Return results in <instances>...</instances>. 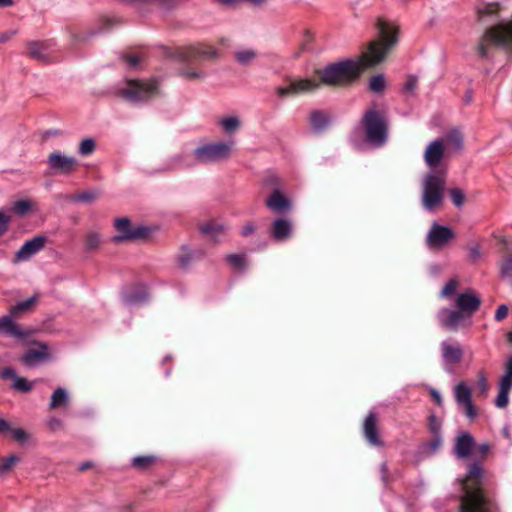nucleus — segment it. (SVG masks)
<instances>
[{"label": "nucleus", "mask_w": 512, "mask_h": 512, "mask_svg": "<svg viewBox=\"0 0 512 512\" xmlns=\"http://www.w3.org/2000/svg\"><path fill=\"white\" fill-rule=\"evenodd\" d=\"M500 381L509 383L512 385V356L509 357L505 364V373L501 377Z\"/></svg>", "instance_id": "864d4df0"}, {"label": "nucleus", "mask_w": 512, "mask_h": 512, "mask_svg": "<svg viewBox=\"0 0 512 512\" xmlns=\"http://www.w3.org/2000/svg\"><path fill=\"white\" fill-rule=\"evenodd\" d=\"M52 40L34 41L29 43V54L32 58L39 61L47 62L50 60V55L54 47Z\"/></svg>", "instance_id": "6ab92c4d"}, {"label": "nucleus", "mask_w": 512, "mask_h": 512, "mask_svg": "<svg viewBox=\"0 0 512 512\" xmlns=\"http://www.w3.org/2000/svg\"><path fill=\"white\" fill-rule=\"evenodd\" d=\"M417 85V79L415 77H411L407 80L404 85V89L406 92L413 93Z\"/></svg>", "instance_id": "69168bd1"}, {"label": "nucleus", "mask_w": 512, "mask_h": 512, "mask_svg": "<svg viewBox=\"0 0 512 512\" xmlns=\"http://www.w3.org/2000/svg\"><path fill=\"white\" fill-rule=\"evenodd\" d=\"M446 142L455 150H460L463 146V137L459 130L453 129L446 135Z\"/></svg>", "instance_id": "a19ab883"}, {"label": "nucleus", "mask_w": 512, "mask_h": 512, "mask_svg": "<svg viewBox=\"0 0 512 512\" xmlns=\"http://www.w3.org/2000/svg\"><path fill=\"white\" fill-rule=\"evenodd\" d=\"M512 385L503 381H499V392L495 399V405L498 408H505L509 403V393Z\"/></svg>", "instance_id": "473e14b6"}, {"label": "nucleus", "mask_w": 512, "mask_h": 512, "mask_svg": "<svg viewBox=\"0 0 512 512\" xmlns=\"http://www.w3.org/2000/svg\"><path fill=\"white\" fill-rule=\"evenodd\" d=\"M292 227L287 219L278 218L272 223L271 237L276 241H284L291 236Z\"/></svg>", "instance_id": "a878e982"}, {"label": "nucleus", "mask_w": 512, "mask_h": 512, "mask_svg": "<svg viewBox=\"0 0 512 512\" xmlns=\"http://www.w3.org/2000/svg\"><path fill=\"white\" fill-rule=\"evenodd\" d=\"M47 427L50 431L56 432L63 427V422L59 418L52 417L47 421Z\"/></svg>", "instance_id": "bf43d9fd"}, {"label": "nucleus", "mask_w": 512, "mask_h": 512, "mask_svg": "<svg viewBox=\"0 0 512 512\" xmlns=\"http://www.w3.org/2000/svg\"><path fill=\"white\" fill-rule=\"evenodd\" d=\"M68 402V394L65 389L57 388L52 396L49 404L50 409H57L61 406L66 405Z\"/></svg>", "instance_id": "72a5a7b5"}, {"label": "nucleus", "mask_w": 512, "mask_h": 512, "mask_svg": "<svg viewBox=\"0 0 512 512\" xmlns=\"http://www.w3.org/2000/svg\"><path fill=\"white\" fill-rule=\"evenodd\" d=\"M11 433L13 438L20 443L25 442L29 437L28 433L21 428L11 429Z\"/></svg>", "instance_id": "6e6d98bb"}, {"label": "nucleus", "mask_w": 512, "mask_h": 512, "mask_svg": "<svg viewBox=\"0 0 512 512\" xmlns=\"http://www.w3.org/2000/svg\"><path fill=\"white\" fill-rule=\"evenodd\" d=\"M1 378L3 380H12V388L21 393H28L33 389V382L28 381L24 377L16 374L15 370L11 367H6L1 371Z\"/></svg>", "instance_id": "aec40b11"}, {"label": "nucleus", "mask_w": 512, "mask_h": 512, "mask_svg": "<svg viewBox=\"0 0 512 512\" xmlns=\"http://www.w3.org/2000/svg\"><path fill=\"white\" fill-rule=\"evenodd\" d=\"M475 448V440L468 432L460 433L455 441L454 453L459 459L468 458Z\"/></svg>", "instance_id": "a211bd4d"}, {"label": "nucleus", "mask_w": 512, "mask_h": 512, "mask_svg": "<svg viewBox=\"0 0 512 512\" xmlns=\"http://www.w3.org/2000/svg\"><path fill=\"white\" fill-rule=\"evenodd\" d=\"M145 1L146 0H123L124 3H127L131 6H133L138 11L141 9V6ZM156 1L163 8L170 9V8L176 6L181 0H156Z\"/></svg>", "instance_id": "58836bf2"}, {"label": "nucleus", "mask_w": 512, "mask_h": 512, "mask_svg": "<svg viewBox=\"0 0 512 512\" xmlns=\"http://www.w3.org/2000/svg\"><path fill=\"white\" fill-rule=\"evenodd\" d=\"M497 9V4L485 3L477 8V14L479 18H483L485 16H492L497 13Z\"/></svg>", "instance_id": "de8ad7c7"}, {"label": "nucleus", "mask_w": 512, "mask_h": 512, "mask_svg": "<svg viewBox=\"0 0 512 512\" xmlns=\"http://www.w3.org/2000/svg\"><path fill=\"white\" fill-rule=\"evenodd\" d=\"M467 315L462 311L444 309L439 313V322L442 328L457 331L464 323Z\"/></svg>", "instance_id": "2eb2a0df"}, {"label": "nucleus", "mask_w": 512, "mask_h": 512, "mask_svg": "<svg viewBox=\"0 0 512 512\" xmlns=\"http://www.w3.org/2000/svg\"><path fill=\"white\" fill-rule=\"evenodd\" d=\"M232 150V143L215 142L198 146L192 154L181 153L173 156L168 165L169 169L192 167L197 163L218 162L226 159Z\"/></svg>", "instance_id": "7ed1b4c3"}, {"label": "nucleus", "mask_w": 512, "mask_h": 512, "mask_svg": "<svg viewBox=\"0 0 512 512\" xmlns=\"http://www.w3.org/2000/svg\"><path fill=\"white\" fill-rule=\"evenodd\" d=\"M11 314L0 318V333L17 338H26L29 333L12 321Z\"/></svg>", "instance_id": "b1692460"}, {"label": "nucleus", "mask_w": 512, "mask_h": 512, "mask_svg": "<svg viewBox=\"0 0 512 512\" xmlns=\"http://www.w3.org/2000/svg\"><path fill=\"white\" fill-rule=\"evenodd\" d=\"M34 203L31 200H19L14 203L12 210L19 216H24L30 212Z\"/></svg>", "instance_id": "79ce46f5"}, {"label": "nucleus", "mask_w": 512, "mask_h": 512, "mask_svg": "<svg viewBox=\"0 0 512 512\" xmlns=\"http://www.w3.org/2000/svg\"><path fill=\"white\" fill-rule=\"evenodd\" d=\"M508 315V307L506 305H500L495 313V320L500 322L505 319Z\"/></svg>", "instance_id": "680f3d73"}, {"label": "nucleus", "mask_w": 512, "mask_h": 512, "mask_svg": "<svg viewBox=\"0 0 512 512\" xmlns=\"http://www.w3.org/2000/svg\"><path fill=\"white\" fill-rule=\"evenodd\" d=\"M455 238V232L448 226L434 223L427 235V244L430 248H442Z\"/></svg>", "instance_id": "9b49d317"}, {"label": "nucleus", "mask_w": 512, "mask_h": 512, "mask_svg": "<svg viewBox=\"0 0 512 512\" xmlns=\"http://www.w3.org/2000/svg\"><path fill=\"white\" fill-rule=\"evenodd\" d=\"M461 496L459 512H495L498 510L494 496L488 490V473L481 461L467 465L465 476L459 480Z\"/></svg>", "instance_id": "f03ea898"}, {"label": "nucleus", "mask_w": 512, "mask_h": 512, "mask_svg": "<svg viewBox=\"0 0 512 512\" xmlns=\"http://www.w3.org/2000/svg\"><path fill=\"white\" fill-rule=\"evenodd\" d=\"M366 138L375 147L384 145L387 139V123L383 115L375 108L368 109L361 120Z\"/></svg>", "instance_id": "423d86ee"}, {"label": "nucleus", "mask_w": 512, "mask_h": 512, "mask_svg": "<svg viewBox=\"0 0 512 512\" xmlns=\"http://www.w3.org/2000/svg\"><path fill=\"white\" fill-rule=\"evenodd\" d=\"M193 256L192 253L186 248L182 247L181 253L178 256V263L180 267L186 268L192 262Z\"/></svg>", "instance_id": "3c124183"}, {"label": "nucleus", "mask_w": 512, "mask_h": 512, "mask_svg": "<svg viewBox=\"0 0 512 512\" xmlns=\"http://www.w3.org/2000/svg\"><path fill=\"white\" fill-rule=\"evenodd\" d=\"M10 216L0 211V235H3L8 230V223Z\"/></svg>", "instance_id": "052dcab7"}, {"label": "nucleus", "mask_w": 512, "mask_h": 512, "mask_svg": "<svg viewBox=\"0 0 512 512\" xmlns=\"http://www.w3.org/2000/svg\"><path fill=\"white\" fill-rule=\"evenodd\" d=\"M266 205L274 212L283 213L290 209L291 203L285 197V194H270L266 200Z\"/></svg>", "instance_id": "cd10ccee"}, {"label": "nucleus", "mask_w": 512, "mask_h": 512, "mask_svg": "<svg viewBox=\"0 0 512 512\" xmlns=\"http://www.w3.org/2000/svg\"><path fill=\"white\" fill-rule=\"evenodd\" d=\"M257 57V51L252 48L239 49L235 52V58L241 65L250 64Z\"/></svg>", "instance_id": "f704fd0d"}, {"label": "nucleus", "mask_w": 512, "mask_h": 512, "mask_svg": "<svg viewBox=\"0 0 512 512\" xmlns=\"http://www.w3.org/2000/svg\"><path fill=\"white\" fill-rule=\"evenodd\" d=\"M454 393L457 404L463 408L467 418L474 420L478 410L472 402L471 389L464 382H460L455 386Z\"/></svg>", "instance_id": "9d476101"}, {"label": "nucleus", "mask_w": 512, "mask_h": 512, "mask_svg": "<svg viewBox=\"0 0 512 512\" xmlns=\"http://www.w3.org/2000/svg\"><path fill=\"white\" fill-rule=\"evenodd\" d=\"M20 461V458L17 455H11L5 459H3L0 463V473H7L16 463Z\"/></svg>", "instance_id": "8fccbe9b"}, {"label": "nucleus", "mask_w": 512, "mask_h": 512, "mask_svg": "<svg viewBox=\"0 0 512 512\" xmlns=\"http://www.w3.org/2000/svg\"><path fill=\"white\" fill-rule=\"evenodd\" d=\"M158 461L155 455L136 456L132 460V467L138 471H147L152 468Z\"/></svg>", "instance_id": "c85d7f7f"}, {"label": "nucleus", "mask_w": 512, "mask_h": 512, "mask_svg": "<svg viewBox=\"0 0 512 512\" xmlns=\"http://www.w3.org/2000/svg\"><path fill=\"white\" fill-rule=\"evenodd\" d=\"M451 200L456 207H461L465 201V194H450Z\"/></svg>", "instance_id": "0e129e2a"}, {"label": "nucleus", "mask_w": 512, "mask_h": 512, "mask_svg": "<svg viewBox=\"0 0 512 512\" xmlns=\"http://www.w3.org/2000/svg\"><path fill=\"white\" fill-rule=\"evenodd\" d=\"M101 244V237L97 232H89L85 236V250L87 252H94L96 251Z\"/></svg>", "instance_id": "ea45409f"}, {"label": "nucleus", "mask_w": 512, "mask_h": 512, "mask_svg": "<svg viewBox=\"0 0 512 512\" xmlns=\"http://www.w3.org/2000/svg\"><path fill=\"white\" fill-rule=\"evenodd\" d=\"M95 140L93 138H86L80 142L79 153L83 156L90 155L95 150Z\"/></svg>", "instance_id": "49530a36"}, {"label": "nucleus", "mask_w": 512, "mask_h": 512, "mask_svg": "<svg viewBox=\"0 0 512 512\" xmlns=\"http://www.w3.org/2000/svg\"><path fill=\"white\" fill-rule=\"evenodd\" d=\"M218 124L226 134H233L240 128L241 120L236 115H230L220 118Z\"/></svg>", "instance_id": "7c9ffc66"}, {"label": "nucleus", "mask_w": 512, "mask_h": 512, "mask_svg": "<svg viewBox=\"0 0 512 512\" xmlns=\"http://www.w3.org/2000/svg\"><path fill=\"white\" fill-rule=\"evenodd\" d=\"M147 299V291L145 288L141 287L136 291L127 292L124 295V301L127 304H139L143 303Z\"/></svg>", "instance_id": "c9c22d12"}, {"label": "nucleus", "mask_w": 512, "mask_h": 512, "mask_svg": "<svg viewBox=\"0 0 512 512\" xmlns=\"http://www.w3.org/2000/svg\"><path fill=\"white\" fill-rule=\"evenodd\" d=\"M48 167L53 172L69 173L74 170L77 160L73 156L63 155L59 151L51 153L48 157Z\"/></svg>", "instance_id": "ddd939ff"}, {"label": "nucleus", "mask_w": 512, "mask_h": 512, "mask_svg": "<svg viewBox=\"0 0 512 512\" xmlns=\"http://www.w3.org/2000/svg\"><path fill=\"white\" fill-rule=\"evenodd\" d=\"M176 56L183 62H189L198 59H215L219 56V53L208 44L198 43L180 47L176 52Z\"/></svg>", "instance_id": "6e6552de"}, {"label": "nucleus", "mask_w": 512, "mask_h": 512, "mask_svg": "<svg viewBox=\"0 0 512 512\" xmlns=\"http://www.w3.org/2000/svg\"><path fill=\"white\" fill-rule=\"evenodd\" d=\"M70 202L74 204H91L97 199V194H71Z\"/></svg>", "instance_id": "a18cd8bd"}, {"label": "nucleus", "mask_w": 512, "mask_h": 512, "mask_svg": "<svg viewBox=\"0 0 512 512\" xmlns=\"http://www.w3.org/2000/svg\"><path fill=\"white\" fill-rule=\"evenodd\" d=\"M444 194H423V205L427 210L434 211L441 207Z\"/></svg>", "instance_id": "e433bc0d"}, {"label": "nucleus", "mask_w": 512, "mask_h": 512, "mask_svg": "<svg viewBox=\"0 0 512 512\" xmlns=\"http://www.w3.org/2000/svg\"><path fill=\"white\" fill-rule=\"evenodd\" d=\"M330 123L327 114L321 111H313L310 115V124L314 131L322 132Z\"/></svg>", "instance_id": "c756f323"}, {"label": "nucleus", "mask_w": 512, "mask_h": 512, "mask_svg": "<svg viewBox=\"0 0 512 512\" xmlns=\"http://www.w3.org/2000/svg\"><path fill=\"white\" fill-rule=\"evenodd\" d=\"M423 192H445V178L437 171L429 172L423 181Z\"/></svg>", "instance_id": "5701e85b"}, {"label": "nucleus", "mask_w": 512, "mask_h": 512, "mask_svg": "<svg viewBox=\"0 0 512 512\" xmlns=\"http://www.w3.org/2000/svg\"><path fill=\"white\" fill-rule=\"evenodd\" d=\"M490 451V445L487 444V443H483V444H480V445H476L475 444V448L473 450V452L479 456L480 458L484 459L487 454L489 453Z\"/></svg>", "instance_id": "13d9d810"}, {"label": "nucleus", "mask_w": 512, "mask_h": 512, "mask_svg": "<svg viewBox=\"0 0 512 512\" xmlns=\"http://www.w3.org/2000/svg\"><path fill=\"white\" fill-rule=\"evenodd\" d=\"M455 305L460 311L466 314L467 317H471L479 310L481 299L473 290H469L457 296Z\"/></svg>", "instance_id": "4468645a"}, {"label": "nucleus", "mask_w": 512, "mask_h": 512, "mask_svg": "<svg viewBox=\"0 0 512 512\" xmlns=\"http://www.w3.org/2000/svg\"><path fill=\"white\" fill-rule=\"evenodd\" d=\"M114 226L117 230V234L112 238L114 243L146 239L149 236V230L146 227H133L127 217L117 218Z\"/></svg>", "instance_id": "0eeeda50"}, {"label": "nucleus", "mask_w": 512, "mask_h": 512, "mask_svg": "<svg viewBox=\"0 0 512 512\" xmlns=\"http://www.w3.org/2000/svg\"><path fill=\"white\" fill-rule=\"evenodd\" d=\"M490 44L512 51V17L485 30L477 47L480 57L488 56L487 46Z\"/></svg>", "instance_id": "20e7f679"}, {"label": "nucleus", "mask_w": 512, "mask_h": 512, "mask_svg": "<svg viewBox=\"0 0 512 512\" xmlns=\"http://www.w3.org/2000/svg\"><path fill=\"white\" fill-rule=\"evenodd\" d=\"M320 86V82L316 79H290L286 86H279L275 92L280 97L295 96L316 90Z\"/></svg>", "instance_id": "1a4fd4ad"}, {"label": "nucleus", "mask_w": 512, "mask_h": 512, "mask_svg": "<svg viewBox=\"0 0 512 512\" xmlns=\"http://www.w3.org/2000/svg\"><path fill=\"white\" fill-rule=\"evenodd\" d=\"M444 154V142L441 138H437L433 140L428 147L426 148V151L424 153V159L426 164L434 168L436 167Z\"/></svg>", "instance_id": "412c9836"}, {"label": "nucleus", "mask_w": 512, "mask_h": 512, "mask_svg": "<svg viewBox=\"0 0 512 512\" xmlns=\"http://www.w3.org/2000/svg\"><path fill=\"white\" fill-rule=\"evenodd\" d=\"M180 76L183 77L184 79H200V78H203L205 76L204 73L202 72H197V71H191V70H188V69H184L182 71H180Z\"/></svg>", "instance_id": "4d7b16f0"}, {"label": "nucleus", "mask_w": 512, "mask_h": 512, "mask_svg": "<svg viewBox=\"0 0 512 512\" xmlns=\"http://www.w3.org/2000/svg\"><path fill=\"white\" fill-rule=\"evenodd\" d=\"M199 231L203 236L207 237L214 243H217L219 241L218 237L225 231V226L219 221L210 220L206 223L200 224Z\"/></svg>", "instance_id": "393cba45"}, {"label": "nucleus", "mask_w": 512, "mask_h": 512, "mask_svg": "<svg viewBox=\"0 0 512 512\" xmlns=\"http://www.w3.org/2000/svg\"><path fill=\"white\" fill-rule=\"evenodd\" d=\"M459 286V281L455 278L450 279L441 291V296L445 298L451 297Z\"/></svg>", "instance_id": "09e8293b"}, {"label": "nucleus", "mask_w": 512, "mask_h": 512, "mask_svg": "<svg viewBox=\"0 0 512 512\" xmlns=\"http://www.w3.org/2000/svg\"><path fill=\"white\" fill-rule=\"evenodd\" d=\"M378 40L369 44L368 50L356 59H345L326 66L321 72L327 85H345L356 80L368 67L382 62L387 53L398 43L399 26L379 18L376 22Z\"/></svg>", "instance_id": "f257e3e1"}, {"label": "nucleus", "mask_w": 512, "mask_h": 512, "mask_svg": "<svg viewBox=\"0 0 512 512\" xmlns=\"http://www.w3.org/2000/svg\"><path fill=\"white\" fill-rule=\"evenodd\" d=\"M125 62L129 67L136 68L140 63V58L135 55L125 57Z\"/></svg>", "instance_id": "338daca9"}, {"label": "nucleus", "mask_w": 512, "mask_h": 512, "mask_svg": "<svg viewBox=\"0 0 512 512\" xmlns=\"http://www.w3.org/2000/svg\"><path fill=\"white\" fill-rule=\"evenodd\" d=\"M386 80L382 74H377L370 79L369 88L371 91L380 93L385 89Z\"/></svg>", "instance_id": "37998d69"}, {"label": "nucleus", "mask_w": 512, "mask_h": 512, "mask_svg": "<svg viewBox=\"0 0 512 512\" xmlns=\"http://www.w3.org/2000/svg\"><path fill=\"white\" fill-rule=\"evenodd\" d=\"M38 348L28 349L21 357L20 361L28 367H33L49 358L48 346L42 342H35Z\"/></svg>", "instance_id": "dca6fc26"}, {"label": "nucleus", "mask_w": 512, "mask_h": 512, "mask_svg": "<svg viewBox=\"0 0 512 512\" xmlns=\"http://www.w3.org/2000/svg\"><path fill=\"white\" fill-rule=\"evenodd\" d=\"M255 228L256 227L253 223H251V222L246 223L241 231L242 236L247 237V236L251 235L255 231Z\"/></svg>", "instance_id": "774afa93"}, {"label": "nucleus", "mask_w": 512, "mask_h": 512, "mask_svg": "<svg viewBox=\"0 0 512 512\" xmlns=\"http://www.w3.org/2000/svg\"><path fill=\"white\" fill-rule=\"evenodd\" d=\"M441 351L444 362L448 365L459 364L464 355L461 345L457 342H442Z\"/></svg>", "instance_id": "4be33fe9"}, {"label": "nucleus", "mask_w": 512, "mask_h": 512, "mask_svg": "<svg viewBox=\"0 0 512 512\" xmlns=\"http://www.w3.org/2000/svg\"><path fill=\"white\" fill-rule=\"evenodd\" d=\"M442 444V438L440 434H433V439L429 442V447L432 452L436 451Z\"/></svg>", "instance_id": "e2e57ef3"}, {"label": "nucleus", "mask_w": 512, "mask_h": 512, "mask_svg": "<svg viewBox=\"0 0 512 512\" xmlns=\"http://www.w3.org/2000/svg\"><path fill=\"white\" fill-rule=\"evenodd\" d=\"M477 389H478L479 393L482 395H486L488 392V389H489V384H488L487 378L484 375V373H482V372L479 374V379L477 382Z\"/></svg>", "instance_id": "5fc2aeb1"}, {"label": "nucleus", "mask_w": 512, "mask_h": 512, "mask_svg": "<svg viewBox=\"0 0 512 512\" xmlns=\"http://www.w3.org/2000/svg\"><path fill=\"white\" fill-rule=\"evenodd\" d=\"M226 261L236 269H244L246 266V257L244 254H229Z\"/></svg>", "instance_id": "c03bdc74"}, {"label": "nucleus", "mask_w": 512, "mask_h": 512, "mask_svg": "<svg viewBox=\"0 0 512 512\" xmlns=\"http://www.w3.org/2000/svg\"><path fill=\"white\" fill-rule=\"evenodd\" d=\"M37 298L36 297H30L25 301H22L10 308V314L13 317H17L19 314L24 313L28 310H30L36 303Z\"/></svg>", "instance_id": "4c0bfd02"}, {"label": "nucleus", "mask_w": 512, "mask_h": 512, "mask_svg": "<svg viewBox=\"0 0 512 512\" xmlns=\"http://www.w3.org/2000/svg\"><path fill=\"white\" fill-rule=\"evenodd\" d=\"M261 182L266 192H282L285 188L283 179L272 170L263 173Z\"/></svg>", "instance_id": "bb28decb"}, {"label": "nucleus", "mask_w": 512, "mask_h": 512, "mask_svg": "<svg viewBox=\"0 0 512 512\" xmlns=\"http://www.w3.org/2000/svg\"><path fill=\"white\" fill-rule=\"evenodd\" d=\"M363 434L369 444L377 447L384 445L377 428V415L370 412L363 423Z\"/></svg>", "instance_id": "f3484780"}, {"label": "nucleus", "mask_w": 512, "mask_h": 512, "mask_svg": "<svg viewBox=\"0 0 512 512\" xmlns=\"http://www.w3.org/2000/svg\"><path fill=\"white\" fill-rule=\"evenodd\" d=\"M442 422L440 419L436 417V415L431 414L428 419V429L432 434H440Z\"/></svg>", "instance_id": "603ef678"}, {"label": "nucleus", "mask_w": 512, "mask_h": 512, "mask_svg": "<svg viewBox=\"0 0 512 512\" xmlns=\"http://www.w3.org/2000/svg\"><path fill=\"white\" fill-rule=\"evenodd\" d=\"M159 92L158 82L154 79L127 80L125 86L119 89V95L131 103L147 101Z\"/></svg>", "instance_id": "39448f33"}, {"label": "nucleus", "mask_w": 512, "mask_h": 512, "mask_svg": "<svg viewBox=\"0 0 512 512\" xmlns=\"http://www.w3.org/2000/svg\"><path fill=\"white\" fill-rule=\"evenodd\" d=\"M499 270L502 278L512 280V248L507 249L499 262Z\"/></svg>", "instance_id": "2f4dec72"}, {"label": "nucleus", "mask_w": 512, "mask_h": 512, "mask_svg": "<svg viewBox=\"0 0 512 512\" xmlns=\"http://www.w3.org/2000/svg\"><path fill=\"white\" fill-rule=\"evenodd\" d=\"M46 242L47 238L45 236H36L31 240L26 241L15 253L13 263L29 260L32 256L44 248Z\"/></svg>", "instance_id": "f8f14e48"}]
</instances>
